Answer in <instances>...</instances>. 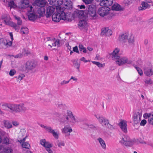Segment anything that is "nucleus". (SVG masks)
I'll return each mask as SVG.
<instances>
[{
    "label": "nucleus",
    "mask_w": 153,
    "mask_h": 153,
    "mask_svg": "<svg viewBox=\"0 0 153 153\" xmlns=\"http://www.w3.org/2000/svg\"><path fill=\"white\" fill-rule=\"evenodd\" d=\"M118 125L123 132L125 133L127 132V125L126 121L124 120L121 121L119 123Z\"/></svg>",
    "instance_id": "9"
},
{
    "label": "nucleus",
    "mask_w": 153,
    "mask_h": 153,
    "mask_svg": "<svg viewBox=\"0 0 153 153\" xmlns=\"http://www.w3.org/2000/svg\"><path fill=\"white\" fill-rule=\"evenodd\" d=\"M124 8L122 7L120 4L117 3H115L112 7V10L122 11Z\"/></svg>",
    "instance_id": "21"
},
{
    "label": "nucleus",
    "mask_w": 153,
    "mask_h": 153,
    "mask_svg": "<svg viewBox=\"0 0 153 153\" xmlns=\"http://www.w3.org/2000/svg\"><path fill=\"white\" fill-rule=\"evenodd\" d=\"M48 1L50 4L52 5L57 7V4H56V2H57V0H48Z\"/></svg>",
    "instance_id": "42"
},
{
    "label": "nucleus",
    "mask_w": 153,
    "mask_h": 153,
    "mask_svg": "<svg viewBox=\"0 0 153 153\" xmlns=\"http://www.w3.org/2000/svg\"><path fill=\"white\" fill-rule=\"evenodd\" d=\"M132 1H129V0H124L123 1V4H124L125 6H128L132 3Z\"/></svg>",
    "instance_id": "48"
},
{
    "label": "nucleus",
    "mask_w": 153,
    "mask_h": 153,
    "mask_svg": "<svg viewBox=\"0 0 153 153\" xmlns=\"http://www.w3.org/2000/svg\"><path fill=\"white\" fill-rule=\"evenodd\" d=\"M33 7L31 6L29 10V14L28 15V18L30 20L33 21L37 18V15L34 10L32 11Z\"/></svg>",
    "instance_id": "11"
},
{
    "label": "nucleus",
    "mask_w": 153,
    "mask_h": 153,
    "mask_svg": "<svg viewBox=\"0 0 153 153\" xmlns=\"http://www.w3.org/2000/svg\"><path fill=\"white\" fill-rule=\"evenodd\" d=\"M73 51L75 52L78 53H79V51L78 47L77 46H76L74 47L73 48Z\"/></svg>",
    "instance_id": "60"
},
{
    "label": "nucleus",
    "mask_w": 153,
    "mask_h": 153,
    "mask_svg": "<svg viewBox=\"0 0 153 153\" xmlns=\"http://www.w3.org/2000/svg\"><path fill=\"white\" fill-rule=\"evenodd\" d=\"M119 142L122 145L126 146H131L134 143L133 141L127 136H125L123 137L119 141Z\"/></svg>",
    "instance_id": "3"
},
{
    "label": "nucleus",
    "mask_w": 153,
    "mask_h": 153,
    "mask_svg": "<svg viewBox=\"0 0 153 153\" xmlns=\"http://www.w3.org/2000/svg\"><path fill=\"white\" fill-rule=\"evenodd\" d=\"M106 127H107L108 128L111 130H112L114 128V126H113V125H112L110 124L109 122L108 123H107V126Z\"/></svg>",
    "instance_id": "57"
},
{
    "label": "nucleus",
    "mask_w": 153,
    "mask_h": 153,
    "mask_svg": "<svg viewBox=\"0 0 153 153\" xmlns=\"http://www.w3.org/2000/svg\"><path fill=\"white\" fill-rule=\"evenodd\" d=\"M147 123L146 120H142L140 123V125L141 126H144Z\"/></svg>",
    "instance_id": "62"
},
{
    "label": "nucleus",
    "mask_w": 153,
    "mask_h": 153,
    "mask_svg": "<svg viewBox=\"0 0 153 153\" xmlns=\"http://www.w3.org/2000/svg\"><path fill=\"white\" fill-rule=\"evenodd\" d=\"M110 9L107 7L105 6L100 8L98 11V13L102 17L107 15L109 13Z\"/></svg>",
    "instance_id": "6"
},
{
    "label": "nucleus",
    "mask_w": 153,
    "mask_h": 153,
    "mask_svg": "<svg viewBox=\"0 0 153 153\" xmlns=\"http://www.w3.org/2000/svg\"><path fill=\"white\" fill-rule=\"evenodd\" d=\"M48 132L51 133L53 137L56 139H57L59 138L58 132H55L54 130L52 129L51 127Z\"/></svg>",
    "instance_id": "30"
},
{
    "label": "nucleus",
    "mask_w": 153,
    "mask_h": 153,
    "mask_svg": "<svg viewBox=\"0 0 153 153\" xmlns=\"http://www.w3.org/2000/svg\"><path fill=\"white\" fill-rule=\"evenodd\" d=\"M86 125L87 126V125ZM87 126H89V129L91 128L94 130H96L97 128V127L96 125L89 124V125H87Z\"/></svg>",
    "instance_id": "45"
},
{
    "label": "nucleus",
    "mask_w": 153,
    "mask_h": 153,
    "mask_svg": "<svg viewBox=\"0 0 153 153\" xmlns=\"http://www.w3.org/2000/svg\"><path fill=\"white\" fill-rule=\"evenodd\" d=\"M11 0L9 2L8 4V7H10V9L12 8H15L16 7V5L15 4L14 1L12 0Z\"/></svg>",
    "instance_id": "36"
},
{
    "label": "nucleus",
    "mask_w": 153,
    "mask_h": 153,
    "mask_svg": "<svg viewBox=\"0 0 153 153\" xmlns=\"http://www.w3.org/2000/svg\"><path fill=\"white\" fill-rule=\"evenodd\" d=\"M26 133V130L24 129H21L19 134V137H23Z\"/></svg>",
    "instance_id": "41"
},
{
    "label": "nucleus",
    "mask_w": 153,
    "mask_h": 153,
    "mask_svg": "<svg viewBox=\"0 0 153 153\" xmlns=\"http://www.w3.org/2000/svg\"><path fill=\"white\" fill-rule=\"evenodd\" d=\"M79 49L80 51H82L84 53H86L87 52L86 48H84L82 44H79Z\"/></svg>",
    "instance_id": "40"
},
{
    "label": "nucleus",
    "mask_w": 153,
    "mask_h": 153,
    "mask_svg": "<svg viewBox=\"0 0 153 153\" xmlns=\"http://www.w3.org/2000/svg\"><path fill=\"white\" fill-rule=\"evenodd\" d=\"M41 127L44 128L48 132L49 131L51 128L50 126H45L44 125L41 124L40 125Z\"/></svg>",
    "instance_id": "53"
},
{
    "label": "nucleus",
    "mask_w": 153,
    "mask_h": 153,
    "mask_svg": "<svg viewBox=\"0 0 153 153\" xmlns=\"http://www.w3.org/2000/svg\"><path fill=\"white\" fill-rule=\"evenodd\" d=\"M68 120L71 122L72 123H75L76 122L75 118L73 114L71 117L69 118V120Z\"/></svg>",
    "instance_id": "49"
},
{
    "label": "nucleus",
    "mask_w": 153,
    "mask_h": 153,
    "mask_svg": "<svg viewBox=\"0 0 153 153\" xmlns=\"http://www.w3.org/2000/svg\"><path fill=\"white\" fill-rule=\"evenodd\" d=\"M72 131L71 127L68 125H67L65 126L64 128L63 129V132L66 133L68 132L71 133Z\"/></svg>",
    "instance_id": "31"
},
{
    "label": "nucleus",
    "mask_w": 153,
    "mask_h": 153,
    "mask_svg": "<svg viewBox=\"0 0 153 153\" xmlns=\"http://www.w3.org/2000/svg\"><path fill=\"white\" fill-rule=\"evenodd\" d=\"M27 108L24 104L21 103L16 104V112L17 113L25 112L28 110Z\"/></svg>",
    "instance_id": "7"
},
{
    "label": "nucleus",
    "mask_w": 153,
    "mask_h": 153,
    "mask_svg": "<svg viewBox=\"0 0 153 153\" xmlns=\"http://www.w3.org/2000/svg\"><path fill=\"white\" fill-rule=\"evenodd\" d=\"M12 44V42L10 41L8 42L6 39H3L1 42V44L2 46H4L6 48L8 46H11Z\"/></svg>",
    "instance_id": "24"
},
{
    "label": "nucleus",
    "mask_w": 153,
    "mask_h": 153,
    "mask_svg": "<svg viewBox=\"0 0 153 153\" xmlns=\"http://www.w3.org/2000/svg\"><path fill=\"white\" fill-rule=\"evenodd\" d=\"M4 23L6 25L11 26L13 22L11 21V18L9 16L5 15L4 18Z\"/></svg>",
    "instance_id": "18"
},
{
    "label": "nucleus",
    "mask_w": 153,
    "mask_h": 153,
    "mask_svg": "<svg viewBox=\"0 0 153 153\" xmlns=\"http://www.w3.org/2000/svg\"><path fill=\"white\" fill-rule=\"evenodd\" d=\"M128 37V35L127 33L121 34L119 36L118 39L120 42L125 43L127 42Z\"/></svg>",
    "instance_id": "15"
},
{
    "label": "nucleus",
    "mask_w": 153,
    "mask_h": 153,
    "mask_svg": "<svg viewBox=\"0 0 153 153\" xmlns=\"http://www.w3.org/2000/svg\"><path fill=\"white\" fill-rule=\"evenodd\" d=\"M40 144L46 148H49L52 147V145L48 142H46L45 139L40 140Z\"/></svg>",
    "instance_id": "20"
},
{
    "label": "nucleus",
    "mask_w": 153,
    "mask_h": 153,
    "mask_svg": "<svg viewBox=\"0 0 153 153\" xmlns=\"http://www.w3.org/2000/svg\"><path fill=\"white\" fill-rule=\"evenodd\" d=\"M55 10V7L53 6H49L47 8L46 14L47 18H48L53 14Z\"/></svg>",
    "instance_id": "12"
},
{
    "label": "nucleus",
    "mask_w": 153,
    "mask_h": 153,
    "mask_svg": "<svg viewBox=\"0 0 153 153\" xmlns=\"http://www.w3.org/2000/svg\"><path fill=\"white\" fill-rule=\"evenodd\" d=\"M28 0H22L19 3V7L21 9H25L29 6Z\"/></svg>",
    "instance_id": "14"
},
{
    "label": "nucleus",
    "mask_w": 153,
    "mask_h": 153,
    "mask_svg": "<svg viewBox=\"0 0 153 153\" xmlns=\"http://www.w3.org/2000/svg\"><path fill=\"white\" fill-rule=\"evenodd\" d=\"M108 27H105L104 28H102V30L101 35L105 36L107 33V30H108Z\"/></svg>",
    "instance_id": "50"
},
{
    "label": "nucleus",
    "mask_w": 153,
    "mask_h": 153,
    "mask_svg": "<svg viewBox=\"0 0 153 153\" xmlns=\"http://www.w3.org/2000/svg\"><path fill=\"white\" fill-rule=\"evenodd\" d=\"M13 151V150L11 148H8L6 149L5 151V153H11Z\"/></svg>",
    "instance_id": "59"
},
{
    "label": "nucleus",
    "mask_w": 153,
    "mask_h": 153,
    "mask_svg": "<svg viewBox=\"0 0 153 153\" xmlns=\"http://www.w3.org/2000/svg\"><path fill=\"white\" fill-rule=\"evenodd\" d=\"M10 26L14 28L16 31L18 32L19 31V27L17 26L16 23L13 22V23Z\"/></svg>",
    "instance_id": "44"
},
{
    "label": "nucleus",
    "mask_w": 153,
    "mask_h": 153,
    "mask_svg": "<svg viewBox=\"0 0 153 153\" xmlns=\"http://www.w3.org/2000/svg\"><path fill=\"white\" fill-rule=\"evenodd\" d=\"M59 16H60L59 14V13H57V10L56 13L55 14H53L52 16V19L53 21L56 22H59L61 20Z\"/></svg>",
    "instance_id": "25"
},
{
    "label": "nucleus",
    "mask_w": 153,
    "mask_h": 153,
    "mask_svg": "<svg viewBox=\"0 0 153 153\" xmlns=\"http://www.w3.org/2000/svg\"><path fill=\"white\" fill-rule=\"evenodd\" d=\"M148 122L151 125H153V114L152 115V117L148 119Z\"/></svg>",
    "instance_id": "58"
},
{
    "label": "nucleus",
    "mask_w": 153,
    "mask_h": 153,
    "mask_svg": "<svg viewBox=\"0 0 153 153\" xmlns=\"http://www.w3.org/2000/svg\"><path fill=\"white\" fill-rule=\"evenodd\" d=\"M99 142L101 146L104 149H106V145L105 141L101 138L99 137L97 139Z\"/></svg>",
    "instance_id": "28"
},
{
    "label": "nucleus",
    "mask_w": 153,
    "mask_h": 153,
    "mask_svg": "<svg viewBox=\"0 0 153 153\" xmlns=\"http://www.w3.org/2000/svg\"><path fill=\"white\" fill-rule=\"evenodd\" d=\"M113 2V0H104L101 3V4L107 7L111 5L112 4Z\"/></svg>",
    "instance_id": "23"
},
{
    "label": "nucleus",
    "mask_w": 153,
    "mask_h": 153,
    "mask_svg": "<svg viewBox=\"0 0 153 153\" xmlns=\"http://www.w3.org/2000/svg\"><path fill=\"white\" fill-rule=\"evenodd\" d=\"M135 68L137 70V71L138 72L140 76H142L143 75V73L141 69L138 67H135Z\"/></svg>",
    "instance_id": "56"
},
{
    "label": "nucleus",
    "mask_w": 153,
    "mask_h": 153,
    "mask_svg": "<svg viewBox=\"0 0 153 153\" xmlns=\"http://www.w3.org/2000/svg\"><path fill=\"white\" fill-rule=\"evenodd\" d=\"M84 11L81 10H78L77 12L78 17L80 18H82L84 16Z\"/></svg>",
    "instance_id": "33"
},
{
    "label": "nucleus",
    "mask_w": 153,
    "mask_h": 153,
    "mask_svg": "<svg viewBox=\"0 0 153 153\" xmlns=\"http://www.w3.org/2000/svg\"><path fill=\"white\" fill-rule=\"evenodd\" d=\"M34 4L38 6L39 7L36 10V13L38 14L40 17L43 16L45 14V10L44 7L47 1L45 0H34Z\"/></svg>",
    "instance_id": "1"
},
{
    "label": "nucleus",
    "mask_w": 153,
    "mask_h": 153,
    "mask_svg": "<svg viewBox=\"0 0 153 153\" xmlns=\"http://www.w3.org/2000/svg\"><path fill=\"white\" fill-rule=\"evenodd\" d=\"M129 43L132 44L134 41V36L132 34L129 35V36L127 40Z\"/></svg>",
    "instance_id": "34"
},
{
    "label": "nucleus",
    "mask_w": 153,
    "mask_h": 153,
    "mask_svg": "<svg viewBox=\"0 0 153 153\" xmlns=\"http://www.w3.org/2000/svg\"><path fill=\"white\" fill-rule=\"evenodd\" d=\"M57 1L56 4H57V6H60L63 4L62 0H57Z\"/></svg>",
    "instance_id": "61"
},
{
    "label": "nucleus",
    "mask_w": 153,
    "mask_h": 153,
    "mask_svg": "<svg viewBox=\"0 0 153 153\" xmlns=\"http://www.w3.org/2000/svg\"><path fill=\"white\" fill-rule=\"evenodd\" d=\"M87 25V22L85 20H80L78 24V26L79 28H85Z\"/></svg>",
    "instance_id": "27"
},
{
    "label": "nucleus",
    "mask_w": 153,
    "mask_h": 153,
    "mask_svg": "<svg viewBox=\"0 0 153 153\" xmlns=\"http://www.w3.org/2000/svg\"><path fill=\"white\" fill-rule=\"evenodd\" d=\"M25 76V75L24 74H20L18 77V78L17 79V81L20 82Z\"/></svg>",
    "instance_id": "51"
},
{
    "label": "nucleus",
    "mask_w": 153,
    "mask_h": 153,
    "mask_svg": "<svg viewBox=\"0 0 153 153\" xmlns=\"http://www.w3.org/2000/svg\"><path fill=\"white\" fill-rule=\"evenodd\" d=\"M115 61L116 63L119 66L122 65L126 63L130 64L131 63V62L128 60L127 58L125 57H120L119 56L117 60Z\"/></svg>",
    "instance_id": "4"
},
{
    "label": "nucleus",
    "mask_w": 153,
    "mask_h": 153,
    "mask_svg": "<svg viewBox=\"0 0 153 153\" xmlns=\"http://www.w3.org/2000/svg\"><path fill=\"white\" fill-rule=\"evenodd\" d=\"M89 124H88V123H84L82 125V128H83L85 129H89V126H87V125H89Z\"/></svg>",
    "instance_id": "63"
},
{
    "label": "nucleus",
    "mask_w": 153,
    "mask_h": 153,
    "mask_svg": "<svg viewBox=\"0 0 153 153\" xmlns=\"http://www.w3.org/2000/svg\"><path fill=\"white\" fill-rule=\"evenodd\" d=\"M67 115L64 117V118L68 120H69V118L71 117L73 114L71 111H67Z\"/></svg>",
    "instance_id": "37"
},
{
    "label": "nucleus",
    "mask_w": 153,
    "mask_h": 153,
    "mask_svg": "<svg viewBox=\"0 0 153 153\" xmlns=\"http://www.w3.org/2000/svg\"><path fill=\"white\" fill-rule=\"evenodd\" d=\"M144 73L147 76H150L153 75V71L151 68L145 67L144 68Z\"/></svg>",
    "instance_id": "17"
},
{
    "label": "nucleus",
    "mask_w": 153,
    "mask_h": 153,
    "mask_svg": "<svg viewBox=\"0 0 153 153\" xmlns=\"http://www.w3.org/2000/svg\"><path fill=\"white\" fill-rule=\"evenodd\" d=\"M20 31L23 34H27L28 33V29L27 27H22L21 28Z\"/></svg>",
    "instance_id": "35"
},
{
    "label": "nucleus",
    "mask_w": 153,
    "mask_h": 153,
    "mask_svg": "<svg viewBox=\"0 0 153 153\" xmlns=\"http://www.w3.org/2000/svg\"><path fill=\"white\" fill-rule=\"evenodd\" d=\"M4 124L5 127L7 128H11L12 127L11 124L7 121H5Z\"/></svg>",
    "instance_id": "38"
},
{
    "label": "nucleus",
    "mask_w": 153,
    "mask_h": 153,
    "mask_svg": "<svg viewBox=\"0 0 153 153\" xmlns=\"http://www.w3.org/2000/svg\"><path fill=\"white\" fill-rule=\"evenodd\" d=\"M57 13L60 16V18L61 19L65 20L66 19L67 15L64 12L62 8H60L59 10H57Z\"/></svg>",
    "instance_id": "16"
},
{
    "label": "nucleus",
    "mask_w": 153,
    "mask_h": 153,
    "mask_svg": "<svg viewBox=\"0 0 153 153\" xmlns=\"http://www.w3.org/2000/svg\"><path fill=\"white\" fill-rule=\"evenodd\" d=\"M119 51V50L118 48H116L111 53L112 55V59L113 60H117L118 57L119 56L118 55V53Z\"/></svg>",
    "instance_id": "19"
},
{
    "label": "nucleus",
    "mask_w": 153,
    "mask_h": 153,
    "mask_svg": "<svg viewBox=\"0 0 153 153\" xmlns=\"http://www.w3.org/2000/svg\"><path fill=\"white\" fill-rule=\"evenodd\" d=\"M15 58H21L22 56V54L21 53H19L16 55L13 56Z\"/></svg>",
    "instance_id": "64"
},
{
    "label": "nucleus",
    "mask_w": 153,
    "mask_h": 153,
    "mask_svg": "<svg viewBox=\"0 0 153 153\" xmlns=\"http://www.w3.org/2000/svg\"><path fill=\"white\" fill-rule=\"evenodd\" d=\"M16 73V71L14 69L10 70L9 73V74L11 76H13Z\"/></svg>",
    "instance_id": "52"
},
{
    "label": "nucleus",
    "mask_w": 153,
    "mask_h": 153,
    "mask_svg": "<svg viewBox=\"0 0 153 153\" xmlns=\"http://www.w3.org/2000/svg\"><path fill=\"white\" fill-rule=\"evenodd\" d=\"M142 114L139 112L135 113L133 116V122L135 124H137L139 123L141 120V117Z\"/></svg>",
    "instance_id": "13"
},
{
    "label": "nucleus",
    "mask_w": 153,
    "mask_h": 153,
    "mask_svg": "<svg viewBox=\"0 0 153 153\" xmlns=\"http://www.w3.org/2000/svg\"><path fill=\"white\" fill-rule=\"evenodd\" d=\"M37 63L32 61H27L25 65L26 70L30 71L34 69L37 66Z\"/></svg>",
    "instance_id": "5"
},
{
    "label": "nucleus",
    "mask_w": 153,
    "mask_h": 153,
    "mask_svg": "<svg viewBox=\"0 0 153 153\" xmlns=\"http://www.w3.org/2000/svg\"><path fill=\"white\" fill-rule=\"evenodd\" d=\"M73 64L74 65L75 68L77 69L79 71V67L80 65V62H78V60H74L73 62Z\"/></svg>",
    "instance_id": "32"
},
{
    "label": "nucleus",
    "mask_w": 153,
    "mask_h": 153,
    "mask_svg": "<svg viewBox=\"0 0 153 153\" xmlns=\"http://www.w3.org/2000/svg\"><path fill=\"white\" fill-rule=\"evenodd\" d=\"M5 106L9 109L11 112H16V104H7L5 105Z\"/></svg>",
    "instance_id": "26"
},
{
    "label": "nucleus",
    "mask_w": 153,
    "mask_h": 153,
    "mask_svg": "<svg viewBox=\"0 0 153 153\" xmlns=\"http://www.w3.org/2000/svg\"><path fill=\"white\" fill-rule=\"evenodd\" d=\"M15 19L17 21V25H21L22 23V21L21 18L19 17L15 16Z\"/></svg>",
    "instance_id": "47"
},
{
    "label": "nucleus",
    "mask_w": 153,
    "mask_h": 153,
    "mask_svg": "<svg viewBox=\"0 0 153 153\" xmlns=\"http://www.w3.org/2000/svg\"><path fill=\"white\" fill-rule=\"evenodd\" d=\"M57 144L58 146L61 147L62 146H64L65 145L64 142L62 141H58L57 143Z\"/></svg>",
    "instance_id": "54"
},
{
    "label": "nucleus",
    "mask_w": 153,
    "mask_h": 153,
    "mask_svg": "<svg viewBox=\"0 0 153 153\" xmlns=\"http://www.w3.org/2000/svg\"><path fill=\"white\" fill-rule=\"evenodd\" d=\"M3 142L4 144L8 145L11 143V141L9 138L7 137H4L3 139Z\"/></svg>",
    "instance_id": "39"
},
{
    "label": "nucleus",
    "mask_w": 153,
    "mask_h": 153,
    "mask_svg": "<svg viewBox=\"0 0 153 153\" xmlns=\"http://www.w3.org/2000/svg\"><path fill=\"white\" fill-rule=\"evenodd\" d=\"M112 31L111 30L108 29V30H107V33L105 36H109L112 35Z\"/></svg>",
    "instance_id": "55"
},
{
    "label": "nucleus",
    "mask_w": 153,
    "mask_h": 153,
    "mask_svg": "<svg viewBox=\"0 0 153 153\" xmlns=\"http://www.w3.org/2000/svg\"><path fill=\"white\" fill-rule=\"evenodd\" d=\"M142 6H140L139 7V10H144L148 7H149L151 5L149 4L146 3L144 1L142 2L141 3Z\"/></svg>",
    "instance_id": "22"
},
{
    "label": "nucleus",
    "mask_w": 153,
    "mask_h": 153,
    "mask_svg": "<svg viewBox=\"0 0 153 153\" xmlns=\"http://www.w3.org/2000/svg\"><path fill=\"white\" fill-rule=\"evenodd\" d=\"M95 117L97 119L99 122L104 127H106L107 123H108V120L105 117L100 115H95Z\"/></svg>",
    "instance_id": "8"
},
{
    "label": "nucleus",
    "mask_w": 153,
    "mask_h": 153,
    "mask_svg": "<svg viewBox=\"0 0 153 153\" xmlns=\"http://www.w3.org/2000/svg\"><path fill=\"white\" fill-rule=\"evenodd\" d=\"M22 147L23 148L29 149L30 148V146L28 143L27 142H24L22 143Z\"/></svg>",
    "instance_id": "43"
},
{
    "label": "nucleus",
    "mask_w": 153,
    "mask_h": 153,
    "mask_svg": "<svg viewBox=\"0 0 153 153\" xmlns=\"http://www.w3.org/2000/svg\"><path fill=\"white\" fill-rule=\"evenodd\" d=\"M91 62L94 64L96 65L99 67H102L103 66V64H101L99 62L92 61Z\"/></svg>",
    "instance_id": "46"
},
{
    "label": "nucleus",
    "mask_w": 153,
    "mask_h": 153,
    "mask_svg": "<svg viewBox=\"0 0 153 153\" xmlns=\"http://www.w3.org/2000/svg\"><path fill=\"white\" fill-rule=\"evenodd\" d=\"M96 8L95 5L91 4L88 5L87 7L88 16L91 17V18H96L97 16Z\"/></svg>",
    "instance_id": "2"
},
{
    "label": "nucleus",
    "mask_w": 153,
    "mask_h": 153,
    "mask_svg": "<svg viewBox=\"0 0 153 153\" xmlns=\"http://www.w3.org/2000/svg\"><path fill=\"white\" fill-rule=\"evenodd\" d=\"M72 3L70 1L66 0L64 2V5L65 6L66 8L67 9L72 8Z\"/></svg>",
    "instance_id": "29"
},
{
    "label": "nucleus",
    "mask_w": 153,
    "mask_h": 153,
    "mask_svg": "<svg viewBox=\"0 0 153 153\" xmlns=\"http://www.w3.org/2000/svg\"><path fill=\"white\" fill-rule=\"evenodd\" d=\"M48 46L52 48V47L57 46V47L60 46L59 40V39L56 40L55 39H53L51 40H48Z\"/></svg>",
    "instance_id": "10"
}]
</instances>
